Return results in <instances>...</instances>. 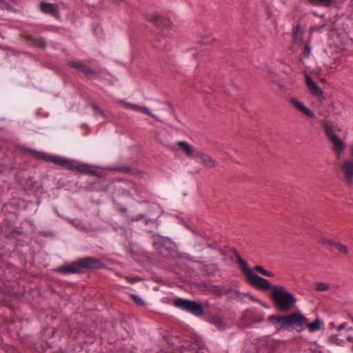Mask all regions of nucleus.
I'll use <instances>...</instances> for the list:
<instances>
[{"label": "nucleus", "instance_id": "nucleus-5", "mask_svg": "<svg viewBox=\"0 0 353 353\" xmlns=\"http://www.w3.org/2000/svg\"><path fill=\"white\" fill-rule=\"evenodd\" d=\"M70 161L72 163L73 168L68 169L69 170H74L76 169L81 174L92 175L97 177L103 176V172L99 171L98 170V168L94 165H89L87 163H79L74 160H70Z\"/></svg>", "mask_w": 353, "mask_h": 353}, {"label": "nucleus", "instance_id": "nucleus-3", "mask_svg": "<svg viewBox=\"0 0 353 353\" xmlns=\"http://www.w3.org/2000/svg\"><path fill=\"white\" fill-rule=\"evenodd\" d=\"M174 305L175 307L190 312L197 316H201L204 314L202 304L190 300L179 298L174 301Z\"/></svg>", "mask_w": 353, "mask_h": 353}, {"label": "nucleus", "instance_id": "nucleus-29", "mask_svg": "<svg viewBox=\"0 0 353 353\" xmlns=\"http://www.w3.org/2000/svg\"><path fill=\"white\" fill-rule=\"evenodd\" d=\"M0 8L11 10L12 7L8 4L5 0H0Z\"/></svg>", "mask_w": 353, "mask_h": 353}, {"label": "nucleus", "instance_id": "nucleus-1", "mask_svg": "<svg viewBox=\"0 0 353 353\" xmlns=\"http://www.w3.org/2000/svg\"><path fill=\"white\" fill-rule=\"evenodd\" d=\"M236 260L240 265L241 271L246 277L248 282L257 290L261 291L269 290L272 288L270 282L261 276H258L256 272L262 275L265 274V270L261 265H256L253 268H250L245 260L241 258L239 252L235 253Z\"/></svg>", "mask_w": 353, "mask_h": 353}, {"label": "nucleus", "instance_id": "nucleus-11", "mask_svg": "<svg viewBox=\"0 0 353 353\" xmlns=\"http://www.w3.org/2000/svg\"><path fill=\"white\" fill-rule=\"evenodd\" d=\"M57 271L63 274H75L82 272L81 263L80 259L78 261L65 264L57 269Z\"/></svg>", "mask_w": 353, "mask_h": 353}, {"label": "nucleus", "instance_id": "nucleus-28", "mask_svg": "<svg viewBox=\"0 0 353 353\" xmlns=\"http://www.w3.org/2000/svg\"><path fill=\"white\" fill-rule=\"evenodd\" d=\"M114 170L121 172V173H125V174L130 173L132 171L130 168L126 167V166L118 167V168H115Z\"/></svg>", "mask_w": 353, "mask_h": 353}, {"label": "nucleus", "instance_id": "nucleus-42", "mask_svg": "<svg viewBox=\"0 0 353 353\" xmlns=\"http://www.w3.org/2000/svg\"><path fill=\"white\" fill-rule=\"evenodd\" d=\"M350 319H351L352 321L353 322V316H350Z\"/></svg>", "mask_w": 353, "mask_h": 353}, {"label": "nucleus", "instance_id": "nucleus-7", "mask_svg": "<svg viewBox=\"0 0 353 353\" xmlns=\"http://www.w3.org/2000/svg\"><path fill=\"white\" fill-rule=\"evenodd\" d=\"M287 319L288 328L292 327L299 331L303 330L307 324V318L299 312L288 314Z\"/></svg>", "mask_w": 353, "mask_h": 353}, {"label": "nucleus", "instance_id": "nucleus-18", "mask_svg": "<svg viewBox=\"0 0 353 353\" xmlns=\"http://www.w3.org/2000/svg\"><path fill=\"white\" fill-rule=\"evenodd\" d=\"M176 145L179 146L188 157H193L195 154L194 147L187 141H178Z\"/></svg>", "mask_w": 353, "mask_h": 353}, {"label": "nucleus", "instance_id": "nucleus-32", "mask_svg": "<svg viewBox=\"0 0 353 353\" xmlns=\"http://www.w3.org/2000/svg\"><path fill=\"white\" fill-rule=\"evenodd\" d=\"M92 108L93 110L96 112V114H100L101 115H103V111L97 105L92 104Z\"/></svg>", "mask_w": 353, "mask_h": 353}, {"label": "nucleus", "instance_id": "nucleus-14", "mask_svg": "<svg viewBox=\"0 0 353 353\" xmlns=\"http://www.w3.org/2000/svg\"><path fill=\"white\" fill-rule=\"evenodd\" d=\"M126 105L130 110H132L133 111L144 113V114L151 117L156 121H159L161 123L165 122V121L163 119H161L157 114L152 113V112L145 106H141L139 105L130 103H126Z\"/></svg>", "mask_w": 353, "mask_h": 353}, {"label": "nucleus", "instance_id": "nucleus-27", "mask_svg": "<svg viewBox=\"0 0 353 353\" xmlns=\"http://www.w3.org/2000/svg\"><path fill=\"white\" fill-rule=\"evenodd\" d=\"M141 219H144L145 223L146 225L149 224L150 223H151L152 221V219L148 218L146 215L143 214H139V215L133 217L132 219V221H140Z\"/></svg>", "mask_w": 353, "mask_h": 353}, {"label": "nucleus", "instance_id": "nucleus-12", "mask_svg": "<svg viewBox=\"0 0 353 353\" xmlns=\"http://www.w3.org/2000/svg\"><path fill=\"white\" fill-rule=\"evenodd\" d=\"M305 83L310 94L314 97L321 98L323 97V92L316 82L313 79L306 74L305 76Z\"/></svg>", "mask_w": 353, "mask_h": 353}, {"label": "nucleus", "instance_id": "nucleus-21", "mask_svg": "<svg viewBox=\"0 0 353 353\" xmlns=\"http://www.w3.org/2000/svg\"><path fill=\"white\" fill-rule=\"evenodd\" d=\"M292 33H293L294 40L296 43L302 42L303 33H302L300 25H297L293 28Z\"/></svg>", "mask_w": 353, "mask_h": 353}, {"label": "nucleus", "instance_id": "nucleus-4", "mask_svg": "<svg viewBox=\"0 0 353 353\" xmlns=\"http://www.w3.org/2000/svg\"><path fill=\"white\" fill-rule=\"evenodd\" d=\"M325 133L328 140L332 144L334 151L339 154H342L346 148L345 143L334 132V131L330 127L325 128Z\"/></svg>", "mask_w": 353, "mask_h": 353}, {"label": "nucleus", "instance_id": "nucleus-24", "mask_svg": "<svg viewBox=\"0 0 353 353\" xmlns=\"http://www.w3.org/2000/svg\"><path fill=\"white\" fill-rule=\"evenodd\" d=\"M316 241L324 245H328L330 246V248L332 247V244L334 243V240L332 239H330V238H327L325 236H323V235H320L319 236H317L316 238Z\"/></svg>", "mask_w": 353, "mask_h": 353}, {"label": "nucleus", "instance_id": "nucleus-17", "mask_svg": "<svg viewBox=\"0 0 353 353\" xmlns=\"http://www.w3.org/2000/svg\"><path fill=\"white\" fill-rule=\"evenodd\" d=\"M196 156L201 159L203 165L208 169L213 168L216 165V161L208 154L197 152Z\"/></svg>", "mask_w": 353, "mask_h": 353}, {"label": "nucleus", "instance_id": "nucleus-6", "mask_svg": "<svg viewBox=\"0 0 353 353\" xmlns=\"http://www.w3.org/2000/svg\"><path fill=\"white\" fill-rule=\"evenodd\" d=\"M39 160L53 163L65 169L73 168V165L70 161V159H67L66 157L53 155L44 152H41Z\"/></svg>", "mask_w": 353, "mask_h": 353}, {"label": "nucleus", "instance_id": "nucleus-8", "mask_svg": "<svg viewBox=\"0 0 353 353\" xmlns=\"http://www.w3.org/2000/svg\"><path fill=\"white\" fill-rule=\"evenodd\" d=\"M162 245H165L166 247L164 249L165 253L161 254L165 257L172 255L175 248L174 243L169 238L164 236H158V239L154 241V248H160V246H161Z\"/></svg>", "mask_w": 353, "mask_h": 353}, {"label": "nucleus", "instance_id": "nucleus-36", "mask_svg": "<svg viewBox=\"0 0 353 353\" xmlns=\"http://www.w3.org/2000/svg\"><path fill=\"white\" fill-rule=\"evenodd\" d=\"M133 298H134V300L137 302V303H143V301L141 300V299L140 297H139L137 295H133L132 296Z\"/></svg>", "mask_w": 353, "mask_h": 353}, {"label": "nucleus", "instance_id": "nucleus-41", "mask_svg": "<svg viewBox=\"0 0 353 353\" xmlns=\"http://www.w3.org/2000/svg\"><path fill=\"white\" fill-rule=\"evenodd\" d=\"M330 325L332 326V327H334V322H331L330 323Z\"/></svg>", "mask_w": 353, "mask_h": 353}, {"label": "nucleus", "instance_id": "nucleus-40", "mask_svg": "<svg viewBox=\"0 0 353 353\" xmlns=\"http://www.w3.org/2000/svg\"><path fill=\"white\" fill-rule=\"evenodd\" d=\"M263 319H263V317H262V318L259 319L257 321V322H258V323L262 322V321H263Z\"/></svg>", "mask_w": 353, "mask_h": 353}, {"label": "nucleus", "instance_id": "nucleus-30", "mask_svg": "<svg viewBox=\"0 0 353 353\" xmlns=\"http://www.w3.org/2000/svg\"><path fill=\"white\" fill-rule=\"evenodd\" d=\"M30 152L32 157H34L35 159L39 160L40 155L41 154V151H38L35 150H30Z\"/></svg>", "mask_w": 353, "mask_h": 353}, {"label": "nucleus", "instance_id": "nucleus-31", "mask_svg": "<svg viewBox=\"0 0 353 353\" xmlns=\"http://www.w3.org/2000/svg\"><path fill=\"white\" fill-rule=\"evenodd\" d=\"M157 102L159 103L160 104L167 105L170 109L171 112L172 114L175 113V111L174 110V107H173V105L170 103H169L168 101H158Z\"/></svg>", "mask_w": 353, "mask_h": 353}, {"label": "nucleus", "instance_id": "nucleus-23", "mask_svg": "<svg viewBox=\"0 0 353 353\" xmlns=\"http://www.w3.org/2000/svg\"><path fill=\"white\" fill-rule=\"evenodd\" d=\"M331 248L332 249H336L338 251H339L340 252H342V253H343L345 254H348V250H347V247L345 245H343L341 243H340V242H337V241H334V243L332 244Z\"/></svg>", "mask_w": 353, "mask_h": 353}, {"label": "nucleus", "instance_id": "nucleus-39", "mask_svg": "<svg viewBox=\"0 0 353 353\" xmlns=\"http://www.w3.org/2000/svg\"><path fill=\"white\" fill-rule=\"evenodd\" d=\"M68 221L72 224L74 225V226L76 227H78L79 226V224H77L74 220L73 219H68Z\"/></svg>", "mask_w": 353, "mask_h": 353}, {"label": "nucleus", "instance_id": "nucleus-34", "mask_svg": "<svg viewBox=\"0 0 353 353\" xmlns=\"http://www.w3.org/2000/svg\"><path fill=\"white\" fill-rule=\"evenodd\" d=\"M347 323H343L340 324L339 325H338L337 327H336V330L339 332V331L342 330L343 329L347 328Z\"/></svg>", "mask_w": 353, "mask_h": 353}, {"label": "nucleus", "instance_id": "nucleus-13", "mask_svg": "<svg viewBox=\"0 0 353 353\" xmlns=\"http://www.w3.org/2000/svg\"><path fill=\"white\" fill-rule=\"evenodd\" d=\"M39 8L43 13L60 18L59 8L57 4L41 1L39 4Z\"/></svg>", "mask_w": 353, "mask_h": 353}, {"label": "nucleus", "instance_id": "nucleus-2", "mask_svg": "<svg viewBox=\"0 0 353 353\" xmlns=\"http://www.w3.org/2000/svg\"><path fill=\"white\" fill-rule=\"evenodd\" d=\"M270 290H272V298L279 310L288 312L295 305L296 298L284 286L281 285H272Z\"/></svg>", "mask_w": 353, "mask_h": 353}, {"label": "nucleus", "instance_id": "nucleus-37", "mask_svg": "<svg viewBox=\"0 0 353 353\" xmlns=\"http://www.w3.org/2000/svg\"><path fill=\"white\" fill-rule=\"evenodd\" d=\"M264 276L272 277V276H274V273L270 271L266 270Z\"/></svg>", "mask_w": 353, "mask_h": 353}, {"label": "nucleus", "instance_id": "nucleus-16", "mask_svg": "<svg viewBox=\"0 0 353 353\" xmlns=\"http://www.w3.org/2000/svg\"><path fill=\"white\" fill-rule=\"evenodd\" d=\"M290 103L294 106V108L299 111L301 112L305 116L309 118L314 119L315 114L307 108L303 103L299 101L297 99L294 98H292L290 99Z\"/></svg>", "mask_w": 353, "mask_h": 353}, {"label": "nucleus", "instance_id": "nucleus-19", "mask_svg": "<svg viewBox=\"0 0 353 353\" xmlns=\"http://www.w3.org/2000/svg\"><path fill=\"white\" fill-rule=\"evenodd\" d=\"M69 64L71 67L79 69L88 76L94 74V72L92 69L79 61H70Z\"/></svg>", "mask_w": 353, "mask_h": 353}, {"label": "nucleus", "instance_id": "nucleus-33", "mask_svg": "<svg viewBox=\"0 0 353 353\" xmlns=\"http://www.w3.org/2000/svg\"><path fill=\"white\" fill-rule=\"evenodd\" d=\"M312 48L310 45H305L304 47V52L306 56H309L311 53Z\"/></svg>", "mask_w": 353, "mask_h": 353}, {"label": "nucleus", "instance_id": "nucleus-22", "mask_svg": "<svg viewBox=\"0 0 353 353\" xmlns=\"http://www.w3.org/2000/svg\"><path fill=\"white\" fill-rule=\"evenodd\" d=\"M130 185H131L132 190L130 192H128V195H137L138 196H141L142 190L141 188L136 183L130 182Z\"/></svg>", "mask_w": 353, "mask_h": 353}, {"label": "nucleus", "instance_id": "nucleus-26", "mask_svg": "<svg viewBox=\"0 0 353 353\" xmlns=\"http://www.w3.org/2000/svg\"><path fill=\"white\" fill-rule=\"evenodd\" d=\"M316 290L319 292H325L330 289V286L328 283H316L315 284Z\"/></svg>", "mask_w": 353, "mask_h": 353}, {"label": "nucleus", "instance_id": "nucleus-10", "mask_svg": "<svg viewBox=\"0 0 353 353\" xmlns=\"http://www.w3.org/2000/svg\"><path fill=\"white\" fill-rule=\"evenodd\" d=\"M80 261L82 270L83 269L99 270L103 269L105 267V264L103 263L100 259L93 257H84L80 259Z\"/></svg>", "mask_w": 353, "mask_h": 353}, {"label": "nucleus", "instance_id": "nucleus-25", "mask_svg": "<svg viewBox=\"0 0 353 353\" xmlns=\"http://www.w3.org/2000/svg\"><path fill=\"white\" fill-rule=\"evenodd\" d=\"M211 322L219 328H225V323L222 319L219 316H213L211 319Z\"/></svg>", "mask_w": 353, "mask_h": 353}, {"label": "nucleus", "instance_id": "nucleus-38", "mask_svg": "<svg viewBox=\"0 0 353 353\" xmlns=\"http://www.w3.org/2000/svg\"><path fill=\"white\" fill-rule=\"evenodd\" d=\"M350 150H351L350 157H352V159H349L353 160V144L351 145V146H350Z\"/></svg>", "mask_w": 353, "mask_h": 353}, {"label": "nucleus", "instance_id": "nucleus-20", "mask_svg": "<svg viewBox=\"0 0 353 353\" xmlns=\"http://www.w3.org/2000/svg\"><path fill=\"white\" fill-rule=\"evenodd\" d=\"M323 323V321L319 318H316L312 323H309L307 320V324H305V327H307L310 332H315L321 328Z\"/></svg>", "mask_w": 353, "mask_h": 353}, {"label": "nucleus", "instance_id": "nucleus-15", "mask_svg": "<svg viewBox=\"0 0 353 353\" xmlns=\"http://www.w3.org/2000/svg\"><path fill=\"white\" fill-rule=\"evenodd\" d=\"M268 320L277 331L288 328L287 315L282 316L271 315L268 317Z\"/></svg>", "mask_w": 353, "mask_h": 353}, {"label": "nucleus", "instance_id": "nucleus-9", "mask_svg": "<svg viewBox=\"0 0 353 353\" xmlns=\"http://www.w3.org/2000/svg\"><path fill=\"white\" fill-rule=\"evenodd\" d=\"M345 183L351 186L353 185V160L345 159L341 165Z\"/></svg>", "mask_w": 353, "mask_h": 353}, {"label": "nucleus", "instance_id": "nucleus-35", "mask_svg": "<svg viewBox=\"0 0 353 353\" xmlns=\"http://www.w3.org/2000/svg\"><path fill=\"white\" fill-rule=\"evenodd\" d=\"M161 248H155V250L159 253V254H164L165 253L164 249L165 248L166 245H162L161 246H160Z\"/></svg>", "mask_w": 353, "mask_h": 353}]
</instances>
